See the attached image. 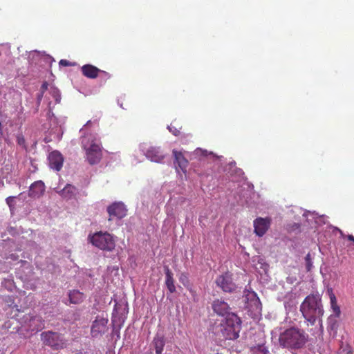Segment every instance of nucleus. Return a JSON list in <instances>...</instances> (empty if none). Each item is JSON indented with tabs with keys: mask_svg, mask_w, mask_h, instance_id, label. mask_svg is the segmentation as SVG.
<instances>
[{
	"mask_svg": "<svg viewBox=\"0 0 354 354\" xmlns=\"http://www.w3.org/2000/svg\"><path fill=\"white\" fill-rule=\"evenodd\" d=\"M300 311L305 319L311 325H314L317 319L324 315L321 295L319 294L308 295L300 306Z\"/></svg>",
	"mask_w": 354,
	"mask_h": 354,
	"instance_id": "f257e3e1",
	"label": "nucleus"
},
{
	"mask_svg": "<svg viewBox=\"0 0 354 354\" xmlns=\"http://www.w3.org/2000/svg\"><path fill=\"white\" fill-rule=\"evenodd\" d=\"M308 335L297 328L292 327L280 334L279 341L281 346L290 348H300L307 341Z\"/></svg>",
	"mask_w": 354,
	"mask_h": 354,
	"instance_id": "f03ea898",
	"label": "nucleus"
},
{
	"mask_svg": "<svg viewBox=\"0 0 354 354\" xmlns=\"http://www.w3.org/2000/svg\"><path fill=\"white\" fill-rule=\"evenodd\" d=\"M81 144L88 162L91 165L99 163L102 157V150L96 138L92 135L86 136L82 138Z\"/></svg>",
	"mask_w": 354,
	"mask_h": 354,
	"instance_id": "7ed1b4c3",
	"label": "nucleus"
},
{
	"mask_svg": "<svg viewBox=\"0 0 354 354\" xmlns=\"http://www.w3.org/2000/svg\"><path fill=\"white\" fill-rule=\"evenodd\" d=\"M241 320L234 313H223V336L227 339H236L239 337Z\"/></svg>",
	"mask_w": 354,
	"mask_h": 354,
	"instance_id": "20e7f679",
	"label": "nucleus"
},
{
	"mask_svg": "<svg viewBox=\"0 0 354 354\" xmlns=\"http://www.w3.org/2000/svg\"><path fill=\"white\" fill-rule=\"evenodd\" d=\"M91 243L96 248L108 252L113 251L115 247L113 236L107 232H97L88 236Z\"/></svg>",
	"mask_w": 354,
	"mask_h": 354,
	"instance_id": "39448f33",
	"label": "nucleus"
},
{
	"mask_svg": "<svg viewBox=\"0 0 354 354\" xmlns=\"http://www.w3.org/2000/svg\"><path fill=\"white\" fill-rule=\"evenodd\" d=\"M41 339L44 344L50 346L53 350H59L66 346L62 335L56 332L50 330L43 332L41 334Z\"/></svg>",
	"mask_w": 354,
	"mask_h": 354,
	"instance_id": "423d86ee",
	"label": "nucleus"
},
{
	"mask_svg": "<svg viewBox=\"0 0 354 354\" xmlns=\"http://www.w3.org/2000/svg\"><path fill=\"white\" fill-rule=\"evenodd\" d=\"M108 220L122 219L127 215V209L122 202H114L107 207Z\"/></svg>",
	"mask_w": 354,
	"mask_h": 354,
	"instance_id": "0eeeda50",
	"label": "nucleus"
},
{
	"mask_svg": "<svg viewBox=\"0 0 354 354\" xmlns=\"http://www.w3.org/2000/svg\"><path fill=\"white\" fill-rule=\"evenodd\" d=\"M107 324V319L97 317L96 319L93 322L91 326V333L92 337H97V336L106 332L108 330Z\"/></svg>",
	"mask_w": 354,
	"mask_h": 354,
	"instance_id": "6e6552de",
	"label": "nucleus"
},
{
	"mask_svg": "<svg viewBox=\"0 0 354 354\" xmlns=\"http://www.w3.org/2000/svg\"><path fill=\"white\" fill-rule=\"evenodd\" d=\"M271 219L270 218H257L254 221L255 234L259 236H263L270 227Z\"/></svg>",
	"mask_w": 354,
	"mask_h": 354,
	"instance_id": "1a4fd4ad",
	"label": "nucleus"
},
{
	"mask_svg": "<svg viewBox=\"0 0 354 354\" xmlns=\"http://www.w3.org/2000/svg\"><path fill=\"white\" fill-rule=\"evenodd\" d=\"M49 167L59 171L62 169L64 163V157L58 151H53L48 156Z\"/></svg>",
	"mask_w": 354,
	"mask_h": 354,
	"instance_id": "9d476101",
	"label": "nucleus"
},
{
	"mask_svg": "<svg viewBox=\"0 0 354 354\" xmlns=\"http://www.w3.org/2000/svg\"><path fill=\"white\" fill-rule=\"evenodd\" d=\"M146 157L151 161L160 162L165 156L159 147H150L146 151Z\"/></svg>",
	"mask_w": 354,
	"mask_h": 354,
	"instance_id": "9b49d317",
	"label": "nucleus"
},
{
	"mask_svg": "<svg viewBox=\"0 0 354 354\" xmlns=\"http://www.w3.org/2000/svg\"><path fill=\"white\" fill-rule=\"evenodd\" d=\"M45 191L44 183L41 181H36L33 183L29 189V196L32 198H38L43 195Z\"/></svg>",
	"mask_w": 354,
	"mask_h": 354,
	"instance_id": "f8f14e48",
	"label": "nucleus"
},
{
	"mask_svg": "<svg viewBox=\"0 0 354 354\" xmlns=\"http://www.w3.org/2000/svg\"><path fill=\"white\" fill-rule=\"evenodd\" d=\"M236 286L233 282L232 274L226 272L223 275V291L226 292H234L236 290Z\"/></svg>",
	"mask_w": 354,
	"mask_h": 354,
	"instance_id": "ddd939ff",
	"label": "nucleus"
},
{
	"mask_svg": "<svg viewBox=\"0 0 354 354\" xmlns=\"http://www.w3.org/2000/svg\"><path fill=\"white\" fill-rule=\"evenodd\" d=\"M81 71L84 76L90 79H95L101 71L91 64H85L82 66Z\"/></svg>",
	"mask_w": 354,
	"mask_h": 354,
	"instance_id": "4468645a",
	"label": "nucleus"
},
{
	"mask_svg": "<svg viewBox=\"0 0 354 354\" xmlns=\"http://www.w3.org/2000/svg\"><path fill=\"white\" fill-rule=\"evenodd\" d=\"M173 155L175 158L174 163L177 164L178 167L184 172H186V169L188 166V160L185 158L181 151L176 149L173 150Z\"/></svg>",
	"mask_w": 354,
	"mask_h": 354,
	"instance_id": "2eb2a0df",
	"label": "nucleus"
},
{
	"mask_svg": "<svg viewBox=\"0 0 354 354\" xmlns=\"http://www.w3.org/2000/svg\"><path fill=\"white\" fill-rule=\"evenodd\" d=\"M164 271L165 273V285L170 293L176 292V286L174 285V279L173 277V273L169 269L168 266H164Z\"/></svg>",
	"mask_w": 354,
	"mask_h": 354,
	"instance_id": "dca6fc26",
	"label": "nucleus"
},
{
	"mask_svg": "<svg viewBox=\"0 0 354 354\" xmlns=\"http://www.w3.org/2000/svg\"><path fill=\"white\" fill-rule=\"evenodd\" d=\"M327 294L330 298V308L333 310L335 317H339L341 314V310L339 306L337 304V300L332 288H327Z\"/></svg>",
	"mask_w": 354,
	"mask_h": 354,
	"instance_id": "f3484780",
	"label": "nucleus"
},
{
	"mask_svg": "<svg viewBox=\"0 0 354 354\" xmlns=\"http://www.w3.org/2000/svg\"><path fill=\"white\" fill-rule=\"evenodd\" d=\"M77 194V189L71 185L67 184L60 192L59 194L62 197L66 199H71L74 198Z\"/></svg>",
	"mask_w": 354,
	"mask_h": 354,
	"instance_id": "a211bd4d",
	"label": "nucleus"
},
{
	"mask_svg": "<svg viewBox=\"0 0 354 354\" xmlns=\"http://www.w3.org/2000/svg\"><path fill=\"white\" fill-rule=\"evenodd\" d=\"M69 301L71 304H79L84 299V295L77 290H71L68 293Z\"/></svg>",
	"mask_w": 354,
	"mask_h": 354,
	"instance_id": "6ab92c4d",
	"label": "nucleus"
},
{
	"mask_svg": "<svg viewBox=\"0 0 354 354\" xmlns=\"http://www.w3.org/2000/svg\"><path fill=\"white\" fill-rule=\"evenodd\" d=\"M29 326L32 330H41L44 328V320L40 316H35L30 319Z\"/></svg>",
	"mask_w": 354,
	"mask_h": 354,
	"instance_id": "aec40b11",
	"label": "nucleus"
},
{
	"mask_svg": "<svg viewBox=\"0 0 354 354\" xmlns=\"http://www.w3.org/2000/svg\"><path fill=\"white\" fill-rule=\"evenodd\" d=\"M152 344L156 350V353L162 354L165 344L164 337L156 335L153 339Z\"/></svg>",
	"mask_w": 354,
	"mask_h": 354,
	"instance_id": "412c9836",
	"label": "nucleus"
},
{
	"mask_svg": "<svg viewBox=\"0 0 354 354\" xmlns=\"http://www.w3.org/2000/svg\"><path fill=\"white\" fill-rule=\"evenodd\" d=\"M16 140L18 145L24 149H26V140L22 133H19L16 136Z\"/></svg>",
	"mask_w": 354,
	"mask_h": 354,
	"instance_id": "4be33fe9",
	"label": "nucleus"
},
{
	"mask_svg": "<svg viewBox=\"0 0 354 354\" xmlns=\"http://www.w3.org/2000/svg\"><path fill=\"white\" fill-rule=\"evenodd\" d=\"M214 311L218 315H221V301L219 300L214 301L212 304Z\"/></svg>",
	"mask_w": 354,
	"mask_h": 354,
	"instance_id": "5701e85b",
	"label": "nucleus"
},
{
	"mask_svg": "<svg viewBox=\"0 0 354 354\" xmlns=\"http://www.w3.org/2000/svg\"><path fill=\"white\" fill-rule=\"evenodd\" d=\"M305 261L306 265V270L307 271H310L313 266V263L311 261L310 254L309 253L306 256Z\"/></svg>",
	"mask_w": 354,
	"mask_h": 354,
	"instance_id": "b1692460",
	"label": "nucleus"
},
{
	"mask_svg": "<svg viewBox=\"0 0 354 354\" xmlns=\"http://www.w3.org/2000/svg\"><path fill=\"white\" fill-rule=\"evenodd\" d=\"M247 297H250L251 299L254 300V304H260V300L257 297V294L254 292H250Z\"/></svg>",
	"mask_w": 354,
	"mask_h": 354,
	"instance_id": "393cba45",
	"label": "nucleus"
},
{
	"mask_svg": "<svg viewBox=\"0 0 354 354\" xmlns=\"http://www.w3.org/2000/svg\"><path fill=\"white\" fill-rule=\"evenodd\" d=\"M340 354H353L351 347L349 346H346L345 347L342 348Z\"/></svg>",
	"mask_w": 354,
	"mask_h": 354,
	"instance_id": "a878e982",
	"label": "nucleus"
},
{
	"mask_svg": "<svg viewBox=\"0 0 354 354\" xmlns=\"http://www.w3.org/2000/svg\"><path fill=\"white\" fill-rule=\"evenodd\" d=\"M14 199H15V197H13V196H9L6 198V203L9 207H11L12 205Z\"/></svg>",
	"mask_w": 354,
	"mask_h": 354,
	"instance_id": "bb28decb",
	"label": "nucleus"
},
{
	"mask_svg": "<svg viewBox=\"0 0 354 354\" xmlns=\"http://www.w3.org/2000/svg\"><path fill=\"white\" fill-rule=\"evenodd\" d=\"M59 64L62 66H71L69 61H68L66 59H61L59 62Z\"/></svg>",
	"mask_w": 354,
	"mask_h": 354,
	"instance_id": "cd10ccee",
	"label": "nucleus"
},
{
	"mask_svg": "<svg viewBox=\"0 0 354 354\" xmlns=\"http://www.w3.org/2000/svg\"><path fill=\"white\" fill-rule=\"evenodd\" d=\"M48 88V83L46 82H44L41 85L42 92H44Z\"/></svg>",
	"mask_w": 354,
	"mask_h": 354,
	"instance_id": "c85d7f7f",
	"label": "nucleus"
},
{
	"mask_svg": "<svg viewBox=\"0 0 354 354\" xmlns=\"http://www.w3.org/2000/svg\"><path fill=\"white\" fill-rule=\"evenodd\" d=\"M3 136V131L2 123H1V121H0V141L1 140Z\"/></svg>",
	"mask_w": 354,
	"mask_h": 354,
	"instance_id": "c756f323",
	"label": "nucleus"
},
{
	"mask_svg": "<svg viewBox=\"0 0 354 354\" xmlns=\"http://www.w3.org/2000/svg\"><path fill=\"white\" fill-rule=\"evenodd\" d=\"M235 173L237 174L239 176L243 175V172L241 169L235 168Z\"/></svg>",
	"mask_w": 354,
	"mask_h": 354,
	"instance_id": "7c9ffc66",
	"label": "nucleus"
},
{
	"mask_svg": "<svg viewBox=\"0 0 354 354\" xmlns=\"http://www.w3.org/2000/svg\"><path fill=\"white\" fill-rule=\"evenodd\" d=\"M346 238L348 239V240L352 241L354 245V236H353L352 234H348L346 236Z\"/></svg>",
	"mask_w": 354,
	"mask_h": 354,
	"instance_id": "2f4dec72",
	"label": "nucleus"
},
{
	"mask_svg": "<svg viewBox=\"0 0 354 354\" xmlns=\"http://www.w3.org/2000/svg\"><path fill=\"white\" fill-rule=\"evenodd\" d=\"M258 347H259V350L261 352H263L264 354H266V353H268V351L265 348H263L262 346L259 345Z\"/></svg>",
	"mask_w": 354,
	"mask_h": 354,
	"instance_id": "473e14b6",
	"label": "nucleus"
},
{
	"mask_svg": "<svg viewBox=\"0 0 354 354\" xmlns=\"http://www.w3.org/2000/svg\"><path fill=\"white\" fill-rule=\"evenodd\" d=\"M230 167L232 168V167H235V162H232L230 165Z\"/></svg>",
	"mask_w": 354,
	"mask_h": 354,
	"instance_id": "72a5a7b5",
	"label": "nucleus"
},
{
	"mask_svg": "<svg viewBox=\"0 0 354 354\" xmlns=\"http://www.w3.org/2000/svg\"><path fill=\"white\" fill-rule=\"evenodd\" d=\"M216 284H217V286H221L220 285V283H219V282H218V279L216 281Z\"/></svg>",
	"mask_w": 354,
	"mask_h": 354,
	"instance_id": "f704fd0d",
	"label": "nucleus"
}]
</instances>
